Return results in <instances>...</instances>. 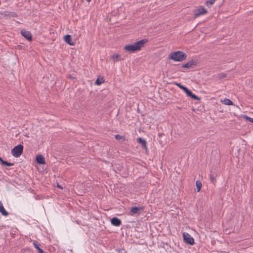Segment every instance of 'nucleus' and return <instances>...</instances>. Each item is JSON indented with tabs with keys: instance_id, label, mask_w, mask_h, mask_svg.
<instances>
[{
	"instance_id": "nucleus-1",
	"label": "nucleus",
	"mask_w": 253,
	"mask_h": 253,
	"mask_svg": "<svg viewBox=\"0 0 253 253\" xmlns=\"http://www.w3.org/2000/svg\"><path fill=\"white\" fill-rule=\"evenodd\" d=\"M148 42V39H144L135 42L133 44L126 45L124 47V49L129 52L133 53L140 50L141 48L144 46V44L147 43Z\"/></svg>"
},
{
	"instance_id": "nucleus-2",
	"label": "nucleus",
	"mask_w": 253,
	"mask_h": 253,
	"mask_svg": "<svg viewBox=\"0 0 253 253\" xmlns=\"http://www.w3.org/2000/svg\"><path fill=\"white\" fill-rule=\"evenodd\" d=\"M187 58V55L181 51H177L172 52L169 58L174 61L181 62L185 60Z\"/></svg>"
},
{
	"instance_id": "nucleus-3",
	"label": "nucleus",
	"mask_w": 253,
	"mask_h": 253,
	"mask_svg": "<svg viewBox=\"0 0 253 253\" xmlns=\"http://www.w3.org/2000/svg\"><path fill=\"white\" fill-rule=\"evenodd\" d=\"M23 150V146L21 144L15 146L11 150L12 155L18 158L22 154Z\"/></svg>"
},
{
	"instance_id": "nucleus-4",
	"label": "nucleus",
	"mask_w": 253,
	"mask_h": 253,
	"mask_svg": "<svg viewBox=\"0 0 253 253\" xmlns=\"http://www.w3.org/2000/svg\"><path fill=\"white\" fill-rule=\"evenodd\" d=\"M184 241L187 244L192 245L194 244V240L192 237L188 233L184 232L183 233Z\"/></svg>"
},
{
	"instance_id": "nucleus-5",
	"label": "nucleus",
	"mask_w": 253,
	"mask_h": 253,
	"mask_svg": "<svg viewBox=\"0 0 253 253\" xmlns=\"http://www.w3.org/2000/svg\"><path fill=\"white\" fill-rule=\"evenodd\" d=\"M145 209L144 206H141L140 207H131L130 211L132 212L131 215L133 214H139Z\"/></svg>"
},
{
	"instance_id": "nucleus-6",
	"label": "nucleus",
	"mask_w": 253,
	"mask_h": 253,
	"mask_svg": "<svg viewBox=\"0 0 253 253\" xmlns=\"http://www.w3.org/2000/svg\"><path fill=\"white\" fill-rule=\"evenodd\" d=\"M207 10L203 7L201 6L194 11V14L195 17H198L201 15L207 13Z\"/></svg>"
},
{
	"instance_id": "nucleus-7",
	"label": "nucleus",
	"mask_w": 253,
	"mask_h": 253,
	"mask_svg": "<svg viewBox=\"0 0 253 253\" xmlns=\"http://www.w3.org/2000/svg\"><path fill=\"white\" fill-rule=\"evenodd\" d=\"M20 33L23 37H24L29 41H31L32 40V36L31 33L30 31L22 30L20 31Z\"/></svg>"
},
{
	"instance_id": "nucleus-8",
	"label": "nucleus",
	"mask_w": 253,
	"mask_h": 253,
	"mask_svg": "<svg viewBox=\"0 0 253 253\" xmlns=\"http://www.w3.org/2000/svg\"><path fill=\"white\" fill-rule=\"evenodd\" d=\"M197 64V62L196 60H190L186 64H184L182 65V68H185L187 69H190L191 68H193L194 66H196Z\"/></svg>"
},
{
	"instance_id": "nucleus-9",
	"label": "nucleus",
	"mask_w": 253,
	"mask_h": 253,
	"mask_svg": "<svg viewBox=\"0 0 253 253\" xmlns=\"http://www.w3.org/2000/svg\"><path fill=\"white\" fill-rule=\"evenodd\" d=\"M111 223L114 226H119L121 225L122 221L119 218L115 217L111 219Z\"/></svg>"
},
{
	"instance_id": "nucleus-10",
	"label": "nucleus",
	"mask_w": 253,
	"mask_h": 253,
	"mask_svg": "<svg viewBox=\"0 0 253 253\" xmlns=\"http://www.w3.org/2000/svg\"><path fill=\"white\" fill-rule=\"evenodd\" d=\"M3 17H16L17 15L14 12L4 11L2 14Z\"/></svg>"
},
{
	"instance_id": "nucleus-11",
	"label": "nucleus",
	"mask_w": 253,
	"mask_h": 253,
	"mask_svg": "<svg viewBox=\"0 0 253 253\" xmlns=\"http://www.w3.org/2000/svg\"><path fill=\"white\" fill-rule=\"evenodd\" d=\"M137 141L138 143L141 144L142 148L147 150V143L144 139H142L141 137H139L137 139Z\"/></svg>"
},
{
	"instance_id": "nucleus-12",
	"label": "nucleus",
	"mask_w": 253,
	"mask_h": 253,
	"mask_svg": "<svg viewBox=\"0 0 253 253\" xmlns=\"http://www.w3.org/2000/svg\"><path fill=\"white\" fill-rule=\"evenodd\" d=\"M36 161L38 164L42 165L45 164V159L44 157L41 155H37L36 157Z\"/></svg>"
},
{
	"instance_id": "nucleus-13",
	"label": "nucleus",
	"mask_w": 253,
	"mask_h": 253,
	"mask_svg": "<svg viewBox=\"0 0 253 253\" xmlns=\"http://www.w3.org/2000/svg\"><path fill=\"white\" fill-rule=\"evenodd\" d=\"M64 40L69 45H73L74 44V42H72L71 36L70 35L65 36Z\"/></svg>"
},
{
	"instance_id": "nucleus-14",
	"label": "nucleus",
	"mask_w": 253,
	"mask_h": 253,
	"mask_svg": "<svg viewBox=\"0 0 253 253\" xmlns=\"http://www.w3.org/2000/svg\"><path fill=\"white\" fill-rule=\"evenodd\" d=\"M0 212L4 216H7L8 214V212L4 208L3 205L1 201H0Z\"/></svg>"
},
{
	"instance_id": "nucleus-15",
	"label": "nucleus",
	"mask_w": 253,
	"mask_h": 253,
	"mask_svg": "<svg viewBox=\"0 0 253 253\" xmlns=\"http://www.w3.org/2000/svg\"><path fill=\"white\" fill-rule=\"evenodd\" d=\"M215 176V173L214 171L211 170L210 171V174L211 182L212 183H215V182H216V179L214 177Z\"/></svg>"
},
{
	"instance_id": "nucleus-16",
	"label": "nucleus",
	"mask_w": 253,
	"mask_h": 253,
	"mask_svg": "<svg viewBox=\"0 0 253 253\" xmlns=\"http://www.w3.org/2000/svg\"><path fill=\"white\" fill-rule=\"evenodd\" d=\"M33 244L35 248L37 249L39 253H44L43 250L39 247V245L37 241H34Z\"/></svg>"
},
{
	"instance_id": "nucleus-17",
	"label": "nucleus",
	"mask_w": 253,
	"mask_h": 253,
	"mask_svg": "<svg viewBox=\"0 0 253 253\" xmlns=\"http://www.w3.org/2000/svg\"><path fill=\"white\" fill-rule=\"evenodd\" d=\"M222 102L224 104L227 105H231L233 104V102L231 100H230L229 99H228V98H225L223 100V101H222Z\"/></svg>"
},
{
	"instance_id": "nucleus-18",
	"label": "nucleus",
	"mask_w": 253,
	"mask_h": 253,
	"mask_svg": "<svg viewBox=\"0 0 253 253\" xmlns=\"http://www.w3.org/2000/svg\"><path fill=\"white\" fill-rule=\"evenodd\" d=\"M196 185L197 189V192H200L202 186L201 182L199 180H197L196 182Z\"/></svg>"
},
{
	"instance_id": "nucleus-19",
	"label": "nucleus",
	"mask_w": 253,
	"mask_h": 253,
	"mask_svg": "<svg viewBox=\"0 0 253 253\" xmlns=\"http://www.w3.org/2000/svg\"><path fill=\"white\" fill-rule=\"evenodd\" d=\"M216 0H206L205 1V4L207 6H210L212 5L215 1Z\"/></svg>"
},
{
	"instance_id": "nucleus-20",
	"label": "nucleus",
	"mask_w": 253,
	"mask_h": 253,
	"mask_svg": "<svg viewBox=\"0 0 253 253\" xmlns=\"http://www.w3.org/2000/svg\"><path fill=\"white\" fill-rule=\"evenodd\" d=\"M104 82V81L103 80V78H97L95 82V84L96 85H100Z\"/></svg>"
},
{
	"instance_id": "nucleus-21",
	"label": "nucleus",
	"mask_w": 253,
	"mask_h": 253,
	"mask_svg": "<svg viewBox=\"0 0 253 253\" xmlns=\"http://www.w3.org/2000/svg\"><path fill=\"white\" fill-rule=\"evenodd\" d=\"M120 58V56L119 54H115L112 56V59H113L114 61H117L119 60V58Z\"/></svg>"
},
{
	"instance_id": "nucleus-22",
	"label": "nucleus",
	"mask_w": 253,
	"mask_h": 253,
	"mask_svg": "<svg viewBox=\"0 0 253 253\" xmlns=\"http://www.w3.org/2000/svg\"><path fill=\"white\" fill-rule=\"evenodd\" d=\"M115 138H116V139L117 140H121V139H122V141H125V138L124 136H122V135H120L119 134H116L115 136Z\"/></svg>"
},
{
	"instance_id": "nucleus-23",
	"label": "nucleus",
	"mask_w": 253,
	"mask_h": 253,
	"mask_svg": "<svg viewBox=\"0 0 253 253\" xmlns=\"http://www.w3.org/2000/svg\"><path fill=\"white\" fill-rule=\"evenodd\" d=\"M2 165L6 166H7V167H10V166H13L14 164L13 163H9V162H7V161H4V162H2Z\"/></svg>"
},
{
	"instance_id": "nucleus-24",
	"label": "nucleus",
	"mask_w": 253,
	"mask_h": 253,
	"mask_svg": "<svg viewBox=\"0 0 253 253\" xmlns=\"http://www.w3.org/2000/svg\"><path fill=\"white\" fill-rule=\"evenodd\" d=\"M175 84L177 86H178L180 88L182 89L183 91H184L186 89V88H187L186 87H185V86H183L182 84H181L180 83H176Z\"/></svg>"
},
{
	"instance_id": "nucleus-25",
	"label": "nucleus",
	"mask_w": 253,
	"mask_h": 253,
	"mask_svg": "<svg viewBox=\"0 0 253 253\" xmlns=\"http://www.w3.org/2000/svg\"><path fill=\"white\" fill-rule=\"evenodd\" d=\"M188 96H191L192 94L193 93L191 90L188 89L187 88H186V89L184 91Z\"/></svg>"
},
{
	"instance_id": "nucleus-26",
	"label": "nucleus",
	"mask_w": 253,
	"mask_h": 253,
	"mask_svg": "<svg viewBox=\"0 0 253 253\" xmlns=\"http://www.w3.org/2000/svg\"><path fill=\"white\" fill-rule=\"evenodd\" d=\"M193 99H194V100H199L200 99L199 97H198L197 95H196L195 94L192 93V95H191L190 96Z\"/></svg>"
},
{
	"instance_id": "nucleus-27",
	"label": "nucleus",
	"mask_w": 253,
	"mask_h": 253,
	"mask_svg": "<svg viewBox=\"0 0 253 253\" xmlns=\"http://www.w3.org/2000/svg\"><path fill=\"white\" fill-rule=\"evenodd\" d=\"M244 118H245L247 120L249 121L250 122L253 123V118H250L247 116H245Z\"/></svg>"
},
{
	"instance_id": "nucleus-28",
	"label": "nucleus",
	"mask_w": 253,
	"mask_h": 253,
	"mask_svg": "<svg viewBox=\"0 0 253 253\" xmlns=\"http://www.w3.org/2000/svg\"><path fill=\"white\" fill-rule=\"evenodd\" d=\"M219 77L220 78H224V77H226V75L223 74V73H221V74H219Z\"/></svg>"
},
{
	"instance_id": "nucleus-29",
	"label": "nucleus",
	"mask_w": 253,
	"mask_h": 253,
	"mask_svg": "<svg viewBox=\"0 0 253 253\" xmlns=\"http://www.w3.org/2000/svg\"><path fill=\"white\" fill-rule=\"evenodd\" d=\"M3 162H4V161L3 160V159L1 157H0V162L1 163V165H2Z\"/></svg>"
},
{
	"instance_id": "nucleus-30",
	"label": "nucleus",
	"mask_w": 253,
	"mask_h": 253,
	"mask_svg": "<svg viewBox=\"0 0 253 253\" xmlns=\"http://www.w3.org/2000/svg\"><path fill=\"white\" fill-rule=\"evenodd\" d=\"M58 187L60 188H62L60 186H59V185H58Z\"/></svg>"
},
{
	"instance_id": "nucleus-31",
	"label": "nucleus",
	"mask_w": 253,
	"mask_h": 253,
	"mask_svg": "<svg viewBox=\"0 0 253 253\" xmlns=\"http://www.w3.org/2000/svg\"><path fill=\"white\" fill-rule=\"evenodd\" d=\"M87 0V1H88V2H90L91 0Z\"/></svg>"
}]
</instances>
